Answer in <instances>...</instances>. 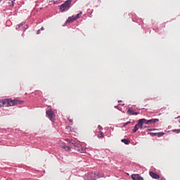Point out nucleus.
<instances>
[{
  "instance_id": "obj_1",
  "label": "nucleus",
  "mask_w": 180,
  "mask_h": 180,
  "mask_svg": "<svg viewBox=\"0 0 180 180\" xmlns=\"http://www.w3.org/2000/svg\"><path fill=\"white\" fill-rule=\"evenodd\" d=\"M70 146L72 147H74V149L75 150V151H77V153H86V148L82 146V143L78 141H71Z\"/></svg>"
},
{
  "instance_id": "obj_2",
  "label": "nucleus",
  "mask_w": 180,
  "mask_h": 180,
  "mask_svg": "<svg viewBox=\"0 0 180 180\" xmlns=\"http://www.w3.org/2000/svg\"><path fill=\"white\" fill-rule=\"evenodd\" d=\"M158 122H160V120L158 119H151L148 120L146 119H141L139 120L136 126H138L139 129H143V124H154V123H157Z\"/></svg>"
},
{
  "instance_id": "obj_3",
  "label": "nucleus",
  "mask_w": 180,
  "mask_h": 180,
  "mask_svg": "<svg viewBox=\"0 0 180 180\" xmlns=\"http://www.w3.org/2000/svg\"><path fill=\"white\" fill-rule=\"evenodd\" d=\"M3 106H6V108H9V106H15L16 105H22V102L19 100H11L9 98H6L2 101Z\"/></svg>"
},
{
  "instance_id": "obj_4",
  "label": "nucleus",
  "mask_w": 180,
  "mask_h": 180,
  "mask_svg": "<svg viewBox=\"0 0 180 180\" xmlns=\"http://www.w3.org/2000/svg\"><path fill=\"white\" fill-rule=\"evenodd\" d=\"M71 2H72V0L66 1L63 4L60 6V11H62V12H64L65 9H68V8H70L71 5Z\"/></svg>"
},
{
  "instance_id": "obj_5",
  "label": "nucleus",
  "mask_w": 180,
  "mask_h": 180,
  "mask_svg": "<svg viewBox=\"0 0 180 180\" xmlns=\"http://www.w3.org/2000/svg\"><path fill=\"white\" fill-rule=\"evenodd\" d=\"M46 115L48 116L49 119L51 122H54V118L56 117V114L54 113V111L53 110H46Z\"/></svg>"
},
{
  "instance_id": "obj_6",
  "label": "nucleus",
  "mask_w": 180,
  "mask_h": 180,
  "mask_svg": "<svg viewBox=\"0 0 180 180\" xmlns=\"http://www.w3.org/2000/svg\"><path fill=\"white\" fill-rule=\"evenodd\" d=\"M131 177L133 180H144V179L139 174H131Z\"/></svg>"
},
{
  "instance_id": "obj_7",
  "label": "nucleus",
  "mask_w": 180,
  "mask_h": 180,
  "mask_svg": "<svg viewBox=\"0 0 180 180\" xmlns=\"http://www.w3.org/2000/svg\"><path fill=\"white\" fill-rule=\"evenodd\" d=\"M127 115H129V116L131 115H137L139 112H137L134 111V110H131V108H129L127 112Z\"/></svg>"
},
{
  "instance_id": "obj_8",
  "label": "nucleus",
  "mask_w": 180,
  "mask_h": 180,
  "mask_svg": "<svg viewBox=\"0 0 180 180\" xmlns=\"http://www.w3.org/2000/svg\"><path fill=\"white\" fill-rule=\"evenodd\" d=\"M149 175L153 179H160V175L157 174L156 173H154L153 172H150Z\"/></svg>"
},
{
  "instance_id": "obj_9",
  "label": "nucleus",
  "mask_w": 180,
  "mask_h": 180,
  "mask_svg": "<svg viewBox=\"0 0 180 180\" xmlns=\"http://www.w3.org/2000/svg\"><path fill=\"white\" fill-rule=\"evenodd\" d=\"M77 20V18L75 17V15H72L71 17H69L67 20V23H71V22H74Z\"/></svg>"
},
{
  "instance_id": "obj_10",
  "label": "nucleus",
  "mask_w": 180,
  "mask_h": 180,
  "mask_svg": "<svg viewBox=\"0 0 180 180\" xmlns=\"http://www.w3.org/2000/svg\"><path fill=\"white\" fill-rule=\"evenodd\" d=\"M63 148H64V150L65 151H71V147L70 146H67L64 145L63 146Z\"/></svg>"
},
{
  "instance_id": "obj_11",
  "label": "nucleus",
  "mask_w": 180,
  "mask_h": 180,
  "mask_svg": "<svg viewBox=\"0 0 180 180\" xmlns=\"http://www.w3.org/2000/svg\"><path fill=\"white\" fill-rule=\"evenodd\" d=\"M121 141L122 143H124L127 145L130 144V141H129V139H122Z\"/></svg>"
},
{
  "instance_id": "obj_12",
  "label": "nucleus",
  "mask_w": 180,
  "mask_h": 180,
  "mask_svg": "<svg viewBox=\"0 0 180 180\" xmlns=\"http://www.w3.org/2000/svg\"><path fill=\"white\" fill-rule=\"evenodd\" d=\"M139 130V125L136 124L132 130V133H136Z\"/></svg>"
},
{
  "instance_id": "obj_13",
  "label": "nucleus",
  "mask_w": 180,
  "mask_h": 180,
  "mask_svg": "<svg viewBox=\"0 0 180 180\" xmlns=\"http://www.w3.org/2000/svg\"><path fill=\"white\" fill-rule=\"evenodd\" d=\"M155 134H157L158 137H161V136H164V134H165V133L158 132V133H156Z\"/></svg>"
},
{
  "instance_id": "obj_14",
  "label": "nucleus",
  "mask_w": 180,
  "mask_h": 180,
  "mask_svg": "<svg viewBox=\"0 0 180 180\" xmlns=\"http://www.w3.org/2000/svg\"><path fill=\"white\" fill-rule=\"evenodd\" d=\"M98 139H103V137H105V135H103V132L98 134Z\"/></svg>"
},
{
  "instance_id": "obj_15",
  "label": "nucleus",
  "mask_w": 180,
  "mask_h": 180,
  "mask_svg": "<svg viewBox=\"0 0 180 180\" xmlns=\"http://www.w3.org/2000/svg\"><path fill=\"white\" fill-rule=\"evenodd\" d=\"M81 15H82V12H80L77 15H75V17L76 18V20L79 19V18H81Z\"/></svg>"
},
{
  "instance_id": "obj_16",
  "label": "nucleus",
  "mask_w": 180,
  "mask_h": 180,
  "mask_svg": "<svg viewBox=\"0 0 180 180\" xmlns=\"http://www.w3.org/2000/svg\"><path fill=\"white\" fill-rule=\"evenodd\" d=\"M65 141H67L68 143H70V144H71V141H75V140L66 139H65Z\"/></svg>"
},
{
  "instance_id": "obj_17",
  "label": "nucleus",
  "mask_w": 180,
  "mask_h": 180,
  "mask_svg": "<svg viewBox=\"0 0 180 180\" xmlns=\"http://www.w3.org/2000/svg\"><path fill=\"white\" fill-rule=\"evenodd\" d=\"M127 124H130V122H127L123 124L122 127H126V126H127Z\"/></svg>"
},
{
  "instance_id": "obj_18",
  "label": "nucleus",
  "mask_w": 180,
  "mask_h": 180,
  "mask_svg": "<svg viewBox=\"0 0 180 180\" xmlns=\"http://www.w3.org/2000/svg\"><path fill=\"white\" fill-rule=\"evenodd\" d=\"M173 133H180V129H173L172 130Z\"/></svg>"
},
{
  "instance_id": "obj_19",
  "label": "nucleus",
  "mask_w": 180,
  "mask_h": 180,
  "mask_svg": "<svg viewBox=\"0 0 180 180\" xmlns=\"http://www.w3.org/2000/svg\"><path fill=\"white\" fill-rule=\"evenodd\" d=\"M68 122H69V123H72L73 120L70 117H68Z\"/></svg>"
},
{
  "instance_id": "obj_20",
  "label": "nucleus",
  "mask_w": 180,
  "mask_h": 180,
  "mask_svg": "<svg viewBox=\"0 0 180 180\" xmlns=\"http://www.w3.org/2000/svg\"><path fill=\"white\" fill-rule=\"evenodd\" d=\"M98 129H99V130H103V128H102V127H101V125H98Z\"/></svg>"
},
{
  "instance_id": "obj_21",
  "label": "nucleus",
  "mask_w": 180,
  "mask_h": 180,
  "mask_svg": "<svg viewBox=\"0 0 180 180\" xmlns=\"http://www.w3.org/2000/svg\"><path fill=\"white\" fill-rule=\"evenodd\" d=\"M152 136H157V133H151Z\"/></svg>"
},
{
  "instance_id": "obj_22",
  "label": "nucleus",
  "mask_w": 180,
  "mask_h": 180,
  "mask_svg": "<svg viewBox=\"0 0 180 180\" xmlns=\"http://www.w3.org/2000/svg\"><path fill=\"white\" fill-rule=\"evenodd\" d=\"M37 34H40V30H37Z\"/></svg>"
},
{
  "instance_id": "obj_23",
  "label": "nucleus",
  "mask_w": 180,
  "mask_h": 180,
  "mask_svg": "<svg viewBox=\"0 0 180 180\" xmlns=\"http://www.w3.org/2000/svg\"><path fill=\"white\" fill-rule=\"evenodd\" d=\"M120 102H122V101H118V103H120Z\"/></svg>"
},
{
  "instance_id": "obj_24",
  "label": "nucleus",
  "mask_w": 180,
  "mask_h": 180,
  "mask_svg": "<svg viewBox=\"0 0 180 180\" xmlns=\"http://www.w3.org/2000/svg\"><path fill=\"white\" fill-rule=\"evenodd\" d=\"M179 117H180V116H179L178 117H175V119H179Z\"/></svg>"
},
{
  "instance_id": "obj_25",
  "label": "nucleus",
  "mask_w": 180,
  "mask_h": 180,
  "mask_svg": "<svg viewBox=\"0 0 180 180\" xmlns=\"http://www.w3.org/2000/svg\"><path fill=\"white\" fill-rule=\"evenodd\" d=\"M41 30H44V28H43V27H41Z\"/></svg>"
},
{
  "instance_id": "obj_26",
  "label": "nucleus",
  "mask_w": 180,
  "mask_h": 180,
  "mask_svg": "<svg viewBox=\"0 0 180 180\" xmlns=\"http://www.w3.org/2000/svg\"><path fill=\"white\" fill-rule=\"evenodd\" d=\"M27 27H28L27 25H26V29H27Z\"/></svg>"
},
{
  "instance_id": "obj_27",
  "label": "nucleus",
  "mask_w": 180,
  "mask_h": 180,
  "mask_svg": "<svg viewBox=\"0 0 180 180\" xmlns=\"http://www.w3.org/2000/svg\"><path fill=\"white\" fill-rule=\"evenodd\" d=\"M1 1H2V0H0V2H1Z\"/></svg>"
}]
</instances>
